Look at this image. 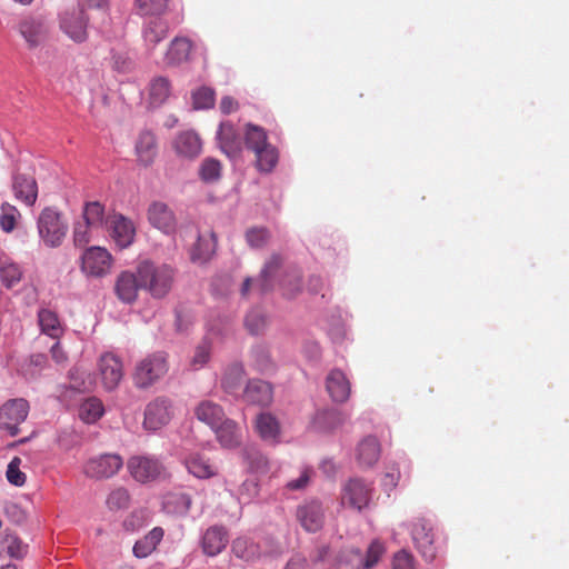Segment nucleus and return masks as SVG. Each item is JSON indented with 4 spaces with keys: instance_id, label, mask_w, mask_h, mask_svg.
<instances>
[{
    "instance_id": "obj_41",
    "label": "nucleus",
    "mask_w": 569,
    "mask_h": 569,
    "mask_svg": "<svg viewBox=\"0 0 569 569\" xmlns=\"http://www.w3.org/2000/svg\"><path fill=\"white\" fill-rule=\"evenodd\" d=\"M104 412L103 403L96 397L84 400L79 408V417L87 423L99 420Z\"/></svg>"
},
{
    "instance_id": "obj_4",
    "label": "nucleus",
    "mask_w": 569,
    "mask_h": 569,
    "mask_svg": "<svg viewBox=\"0 0 569 569\" xmlns=\"http://www.w3.org/2000/svg\"><path fill=\"white\" fill-rule=\"evenodd\" d=\"M59 26L61 31L76 43H82L88 39L89 17L83 4L69 8L60 14Z\"/></svg>"
},
{
    "instance_id": "obj_52",
    "label": "nucleus",
    "mask_w": 569,
    "mask_h": 569,
    "mask_svg": "<svg viewBox=\"0 0 569 569\" xmlns=\"http://www.w3.org/2000/svg\"><path fill=\"white\" fill-rule=\"evenodd\" d=\"M270 233L266 228H250L246 232L247 243L254 249L262 248L268 243Z\"/></svg>"
},
{
    "instance_id": "obj_22",
    "label": "nucleus",
    "mask_w": 569,
    "mask_h": 569,
    "mask_svg": "<svg viewBox=\"0 0 569 569\" xmlns=\"http://www.w3.org/2000/svg\"><path fill=\"white\" fill-rule=\"evenodd\" d=\"M140 280L138 274L130 271L121 272L114 283V291L119 300L124 303H132L138 298V291L140 289Z\"/></svg>"
},
{
    "instance_id": "obj_34",
    "label": "nucleus",
    "mask_w": 569,
    "mask_h": 569,
    "mask_svg": "<svg viewBox=\"0 0 569 569\" xmlns=\"http://www.w3.org/2000/svg\"><path fill=\"white\" fill-rule=\"evenodd\" d=\"M192 44L187 38H176L171 41L166 54L168 64H179L188 60Z\"/></svg>"
},
{
    "instance_id": "obj_26",
    "label": "nucleus",
    "mask_w": 569,
    "mask_h": 569,
    "mask_svg": "<svg viewBox=\"0 0 569 569\" xmlns=\"http://www.w3.org/2000/svg\"><path fill=\"white\" fill-rule=\"evenodd\" d=\"M188 471L199 479H208L217 473V468L202 453L192 452L184 459Z\"/></svg>"
},
{
    "instance_id": "obj_50",
    "label": "nucleus",
    "mask_w": 569,
    "mask_h": 569,
    "mask_svg": "<svg viewBox=\"0 0 569 569\" xmlns=\"http://www.w3.org/2000/svg\"><path fill=\"white\" fill-rule=\"evenodd\" d=\"M221 163L220 161L207 158L202 161L200 167V177L206 182H212L220 178Z\"/></svg>"
},
{
    "instance_id": "obj_11",
    "label": "nucleus",
    "mask_w": 569,
    "mask_h": 569,
    "mask_svg": "<svg viewBox=\"0 0 569 569\" xmlns=\"http://www.w3.org/2000/svg\"><path fill=\"white\" fill-rule=\"evenodd\" d=\"M98 370L102 387L107 391L114 390L123 378V365L119 357L111 352L101 355Z\"/></svg>"
},
{
    "instance_id": "obj_54",
    "label": "nucleus",
    "mask_w": 569,
    "mask_h": 569,
    "mask_svg": "<svg viewBox=\"0 0 569 569\" xmlns=\"http://www.w3.org/2000/svg\"><path fill=\"white\" fill-rule=\"evenodd\" d=\"M96 228L89 227L87 222H77L73 228V242L77 247H84L88 244L93 236V232H97Z\"/></svg>"
},
{
    "instance_id": "obj_49",
    "label": "nucleus",
    "mask_w": 569,
    "mask_h": 569,
    "mask_svg": "<svg viewBox=\"0 0 569 569\" xmlns=\"http://www.w3.org/2000/svg\"><path fill=\"white\" fill-rule=\"evenodd\" d=\"M136 6L142 16H160L166 11L168 0H136Z\"/></svg>"
},
{
    "instance_id": "obj_6",
    "label": "nucleus",
    "mask_w": 569,
    "mask_h": 569,
    "mask_svg": "<svg viewBox=\"0 0 569 569\" xmlns=\"http://www.w3.org/2000/svg\"><path fill=\"white\" fill-rule=\"evenodd\" d=\"M123 459L118 453H102L87 460L83 473L92 479H108L119 472Z\"/></svg>"
},
{
    "instance_id": "obj_61",
    "label": "nucleus",
    "mask_w": 569,
    "mask_h": 569,
    "mask_svg": "<svg viewBox=\"0 0 569 569\" xmlns=\"http://www.w3.org/2000/svg\"><path fill=\"white\" fill-rule=\"evenodd\" d=\"M50 353H51V357L52 359L56 361V363L58 365H63L67 362L68 360V357H67V353L66 351L62 349V347L60 346L59 342H56L51 349H50Z\"/></svg>"
},
{
    "instance_id": "obj_35",
    "label": "nucleus",
    "mask_w": 569,
    "mask_h": 569,
    "mask_svg": "<svg viewBox=\"0 0 569 569\" xmlns=\"http://www.w3.org/2000/svg\"><path fill=\"white\" fill-rule=\"evenodd\" d=\"M82 218L89 227L97 230L103 229L104 223L109 224V220H106L104 216V206L99 201L87 202L82 211Z\"/></svg>"
},
{
    "instance_id": "obj_10",
    "label": "nucleus",
    "mask_w": 569,
    "mask_h": 569,
    "mask_svg": "<svg viewBox=\"0 0 569 569\" xmlns=\"http://www.w3.org/2000/svg\"><path fill=\"white\" fill-rule=\"evenodd\" d=\"M371 497V485L365 482L362 479L353 478L343 486L341 501L342 505L360 511L368 507Z\"/></svg>"
},
{
    "instance_id": "obj_2",
    "label": "nucleus",
    "mask_w": 569,
    "mask_h": 569,
    "mask_svg": "<svg viewBox=\"0 0 569 569\" xmlns=\"http://www.w3.org/2000/svg\"><path fill=\"white\" fill-rule=\"evenodd\" d=\"M37 229L46 247L58 248L66 239L69 226L61 212L54 208L47 207L39 213Z\"/></svg>"
},
{
    "instance_id": "obj_18",
    "label": "nucleus",
    "mask_w": 569,
    "mask_h": 569,
    "mask_svg": "<svg viewBox=\"0 0 569 569\" xmlns=\"http://www.w3.org/2000/svg\"><path fill=\"white\" fill-rule=\"evenodd\" d=\"M297 518L305 530L317 532L323 526L325 515L320 502L309 501L298 507Z\"/></svg>"
},
{
    "instance_id": "obj_25",
    "label": "nucleus",
    "mask_w": 569,
    "mask_h": 569,
    "mask_svg": "<svg viewBox=\"0 0 569 569\" xmlns=\"http://www.w3.org/2000/svg\"><path fill=\"white\" fill-rule=\"evenodd\" d=\"M173 148L182 157L194 158L201 152V140L194 131H182L176 137Z\"/></svg>"
},
{
    "instance_id": "obj_47",
    "label": "nucleus",
    "mask_w": 569,
    "mask_h": 569,
    "mask_svg": "<svg viewBox=\"0 0 569 569\" xmlns=\"http://www.w3.org/2000/svg\"><path fill=\"white\" fill-rule=\"evenodd\" d=\"M69 379L70 388L79 392L90 391L94 385L90 375L80 368H73L69 373Z\"/></svg>"
},
{
    "instance_id": "obj_43",
    "label": "nucleus",
    "mask_w": 569,
    "mask_h": 569,
    "mask_svg": "<svg viewBox=\"0 0 569 569\" xmlns=\"http://www.w3.org/2000/svg\"><path fill=\"white\" fill-rule=\"evenodd\" d=\"M167 32V23L160 18H154L144 26L143 38L148 44L156 46L166 38Z\"/></svg>"
},
{
    "instance_id": "obj_45",
    "label": "nucleus",
    "mask_w": 569,
    "mask_h": 569,
    "mask_svg": "<svg viewBox=\"0 0 569 569\" xmlns=\"http://www.w3.org/2000/svg\"><path fill=\"white\" fill-rule=\"evenodd\" d=\"M21 218L20 211L16 206L9 202H3L0 207V228L2 231L9 233L12 232Z\"/></svg>"
},
{
    "instance_id": "obj_33",
    "label": "nucleus",
    "mask_w": 569,
    "mask_h": 569,
    "mask_svg": "<svg viewBox=\"0 0 569 569\" xmlns=\"http://www.w3.org/2000/svg\"><path fill=\"white\" fill-rule=\"evenodd\" d=\"M253 153L256 156V168L258 171L269 173L276 168L279 160V152L270 142L256 150Z\"/></svg>"
},
{
    "instance_id": "obj_28",
    "label": "nucleus",
    "mask_w": 569,
    "mask_h": 569,
    "mask_svg": "<svg viewBox=\"0 0 569 569\" xmlns=\"http://www.w3.org/2000/svg\"><path fill=\"white\" fill-rule=\"evenodd\" d=\"M38 322L41 331L52 339H59L63 333L58 315L50 309L42 308L39 310Z\"/></svg>"
},
{
    "instance_id": "obj_63",
    "label": "nucleus",
    "mask_w": 569,
    "mask_h": 569,
    "mask_svg": "<svg viewBox=\"0 0 569 569\" xmlns=\"http://www.w3.org/2000/svg\"><path fill=\"white\" fill-rule=\"evenodd\" d=\"M84 4L88 8H104L108 3V0H83Z\"/></svg>"
},
{
    "instance_id": "obj_37",
    "label": "nucleus",
    "mask_w": 569,
    "mask_h": 569,
    "mask_svg": "<svg viewBox=\"0 0 569 569\" xmlns=\"http://www.w3.org/2000/svg\"><path fill=\"white\" fill-rule=\"evenodd\" d=\"M345 421V418L340 411L337 410H322L317 412L313 419V426L320 431H331Z\"/></svg>"
},
{
    "instance_id": "obj_31",
    "label": "nucleus",
    "mask_w": 569,
    "mask_h": 569,
    "mask_svg": "<svg viewBox=\"0 0 569 569\" xmlns=\"http://www.w3.org/2000/svg\"><path fill=\"white\" fill-rule=\"evenodd\" d=\"M221 446L233 448L240 443V436L237 425L229 419H223L219 426L212 427Z\"/></svg>"
},
{
    "instance_id": "obj_56",
    "label": "nucleus",
    "mask_w": 569,
    "mask_h": 569,
    "mask_svg": "<svg viewBox=\"0 0 569 569\" xmlns=\"http://www.w3.org/2000/svg\"><path fill=\"white\" fill-rule=\"evenodd\" d=\"M244 325L250 333L258 335L266 328L267 319L260 310H251L246 317Z\"/></svg>"
},
{
    "instance_id": "obj_44",
    "label": "nucleus",
    "mask_w": 569,
    "mask_h": 569,
    "mask_svg": "<svg viewBox=\"0 0 569 569\" xmlns=\"http://www.w3.org/2000/svg\"><path fill=\"white\" fill-rule=\"evenodd\" d=\"M232 552L239 559L251 561L258 557V546L246 537H238L232 541Z\"/></svg>"
},
{
    "instance_id": "obj_40",
    "label": "nucleus",
    "mask_w": 569,
    "mask_h": 569,
    "mask_svg": "<svg viewBox=\"0 0 569 569\" xmlns=\"http://www.w3.org/2000/svg\"><path fill=\"white\" fill-rule=\"evenodd\" d=\"M243 377L244 370L241 365L234 363L229 366L224 371L221 380V386L223 390L229 393L237 392L242 385Z\"/></svg>"
},
{
    "instance_id": "obj_13",
    "label": "nucleus",
    "mask_w": 569,
    "mask_h": 569,
    "mask_svg": "<svg viewBox=\"0 0 569 569\" xmlns=\"http://www.w3.org/2000/svg\"><path fill=\"white\" fill-rule=\"evenodd\" d=\"M171 417V401L164 397H158L146 407L143 426L149 430H158L167 425Z\"/></svg>"
},
{
    "instance_id": "obj_5",
    "label": "nucleus",
    "mask_w": 569,
    "mask_h": 569,
    "mask_svg": "<svg viewBox=\"0 0 569 569\" xmlns=\"http://www.w3.org/2000/svg\"><path fill=\"white\" fill-rule=\"evenodd\" d=\"M29 402L23 398H16L6 401L0 407V429L10 436L19 433V426L26 421L29 415Z\"/></svg>"
},
{
    "instance_id": "obj_16",
    "label": "nucleus",
    "mask_w": 569,
    "mask_h": 569,
    "mask_svg": "<svg viewBox=\"0 0 569 569\" xmlns=\"http://www.w3.org/2000/svg\"><path fill=\"white\" fill-rule=\"evenodd\" d=\"M326 390L332 401L343 403L351 395V383L346 373L336 368L326 377Z\"/></svg>"
},
{
    "instance_id": "obj_17",
    "label": "nucleus",
    "mask_w": 569,
    "mask_h": 569,
    "mask_svg": "<svg viewBox=\"0 0 569 569\" xmlns=\"http://www.w3.org/2000/svg\"><path fill=\"white\" fill-rule=\"evenodd\" d=\"M217 140L221 151L230 158L238 157L242 151L241 137L230 121L220 123Z\"/></svg>"
},
{
    "instance_id": "obj_59",
    "label": "nucleus",
    "mask_w": 569,
    "mask_h": 569,
    "mask_svg": "<svg viewBox=\"0 0 569 569\" xmlns=\"http://www.w3.org/2000/svg\"><path fill=\"white\" fill-rule=\"evenodd\" d=\"M392 569H416L413 556L405 549L398 551L392 559Z\"/></svg>"
},
{
    "instance_id": "obj_14",
    "label": "nucleus",
    "mask_w": 569,
    "mask_h": 569,
    "mask_svg": "<svg viewBox=\"0 0 569 569\" xmlns=\"http://www.w3.org/2000/svg\"><path fill=\"white\" fill-rule=\"evenodd\" d=\"M18 29L31 49L40 46L48 37V26L41 17H24L19 22Z\"/></svg>"
},
{
    "instance_id": "obj_64",
    "label": "nucleus",
    "mask_w": 569,
    "mask_h": 569,
    "mask_svg": "<svg viewBox=\"0 0 569 569\" xmlns=\"http://www.w3.org/2000/svg\"><path fill=\"white\" fill-rule=\"evenodd\" d=\"M251 466L256 469H260L267 466V460L263 456L257 453V459L251 461Z\"/></svg>"
},
{
    "instance_id": "obj_7",
    "label": "nucleus",
    "mask_w": 569,
    "mask_h": 569,
    "mask_svg": "<svg viewBox=\"0 0 569 569\" xmlns=\"http://www.w3.org/2000/svg\"><path fill=\"white\" fill-rule=\"evenodd\" d=\"M112 256L102 247H90L81 257V270L90 277L100 278L110 272Z\"/></svg>"
},
{
    "instance_id": "obj_8",
    "label": "nucleus",
    "mask_w": 569,
    "mask_h": 569,
    "mask_svg": "<svg viewBox=\"0 0 569 569\" xmlns=\"http://www.w3.org/2000/svg\"><path fill=\"white\" fill-rule=\"evenodd\" d=\"M411 536L417 550L427 562L437 557L438 548L435 545V533L431 523L426 519H418L411 529Z\"/></svg>"
},
{
    "instance_id": "obj_3",
    "label": "nucleus",
    "mask_w": 569,
    "mask_h": 569,
    "mask_svg": "<svg viewBox=\"0 0 569 569\" xmlns=\"http://www.w3.org/2000/svg\"><path fill=\"white\" fill-rule=\"evenodd\" d=\"M168 357L163 352L148 355L140 360L134 368L132 379L139 389L151 387L168 372Z\"/></svg>"
},
{
    "instance_id": "obj_62",
    "label": "nucleus",
    "mask_w": 569,
    "mask_h": 569,
    "mask_svg": "<svg viewBox=\"0 0 569 569\" xmlns=\"http://www.w3.org/2000/svg\"><path fill=\"white\" fill-rule=\"evenodd\" d=\"M309 480V471L305 470L302 475L297 479L292 480L288 483V487L292 490L301 489L303 488Z\"/></svg>"
},
{
    "instance_id": "obj_55",
    "label": "nucleus",
    "mask_w": 569,
    "mask_h": 569,
    "mask_svg": "<svg viewBox=\"0 0 569 569\" xmlns=\"http://www.w3.org/2000/svg\"><path fill=\"white\" fill-rule=\"evenodd\" d=\"M21 462V458L13 457L12 460L9 462L6 472L8 481L17 487L23 486L27 480L26 475L20 470Z\"/></svg>"
},
{
    "instance_id": "obj_42",
    "label": "nucleus",
    "mask_w": 569,
    "mask_h": 569,
    "mask_svg": "<svg viewBox=\"0 0 569 569\" xmlns=\"http://www.w3.org/2000/svg\"><path fill=\"white\" fill-rule=\"evenodd\" d=\"M256 429L263 440H276L279 435V423L270 413H261L257 417Z\"/></svg>"
},
{
    "instance_id": "obj_15",
    "label": "nucleus",
    "mask_w": 569,
    "mask_h": 569,
    "mask_svg": "<svg viewBox=\"0 0 569 569\" xmlns=\"http://www.w3.org/2000/svg\"><path fill=\"white\" fill-rule=\"evenodd\" d=\"M229 542V532L224 526L213 525L203 532L200 547L208 557L220 555Z\"/></svg>"
},
{
    "instance_id": "obj_27",
    "label": "nucleus",
    "mask_w": 569,
    "mask_h": 569,
    "mask_svg": "<svg viewBox=\"0 0 569 569\" xmlns=\"http://www.w3.org/2000/svg\"><path fill=\"white\" fill-rule=\"evenodd\" d=\"M194 413L200 421L211 428L219 426V423L226 419L222 408L210 400L201 401L197 406Z\"/></svg>"
},
{
    "instance_id": "obj_53",
    "label": "nucleus",
    "mask_w": 569,
    "mask_h": 569,
    "mask_svg": "<svg viewBox=\"0 0 569 569\" xmlns=\"http://www.w3.org/2000/svg\"><path fill=\"white\" fill-rule=\"evenodd\" d=\"M130 496L127 489L117 488L107 498V506L110 510H119L129 507Z\"/></svg>"
},
{
    "instance_id": "obj_38",
    "label": "nucleus",
    "mask_w": 569,
    "mask_h": 569,
    "mask_svg": "<svg viewBox=\"0 0 569 569\" xmlns=\"http://www.w3.org/2000/svg\"><path fill=\"white\" fill-rule=\"evenodd\" d=\"M0 553L20 559L27 553V546L17 535L6 533L0 537Z\"/></svg>"
},
{
    "instance_id": "obj_20",
    "label": "nucleus",
    "mask_w": 569,
    "mask_h": 569,
    "mask_svg": "<svg viewBox=\"0 0 569 569\" xmlns=\"http://www.w3.org/2000/svg\"><path fill=\"white\" fill-rule=\"evenodd\" d=\"M12 190L16 199L26 206H34L38 198V184L32 176L17 173L12 178Z\"/></svg>"
},
{
    "instance_id": "obj_57",
    "label": "nucleus",
    "mask_w": 569,
    "mask_h": 569,
    "mask_svg": "<svg viewBox=\"0 0 569 569\" xmlns=\"http://www.w3.org/2000/svg\"><path fill=\"white\" fill-rule=\"evenodd\" d=\"M211 346L207 340L201 341L194 350V355L191 359V366L194 369L202 368L210 359Z\"/></svg>"
},
{
    "instance_id": "obj_46",
    "label": "nucleus",
    "mask_w": 569,
    "mask_h": 569,
    "mask_svg": "<svg viewBox=\"0 0 569 569\" xmlns=\"http://www.w3.org/2000/svg\"><path fill=\"white\" fill-rule=\"evenodd\" d=\"M251 358L254 368L262 372L267 373L274 369V363L271 359L270 352L264 346H256L251 350Z\"/></svg>"
},
{
    "instance_id": "obj_51",
    "label": "nucleus",
    "mask_w": 569,
    "mask_h": 569,
    "mask_svg": "<svg viewBox=\"0 0 569 569\" xmlns=\"http://www.w3.org/2000/svg\"><path fill=\"white\" fill-rule=\"evenodd\" d=\"M192 103L194 109H209L214 104V91L202 87L192 93Z\"/></svg>"
},
{
    "instance_id": "obj_1",
    "label": "nucleus",
    "mask_w": 569,
    "mask_h": 569,
    "mask_svg": "<svg viewBox=\"0 0 569 569\" xmlns=\"http://www.w3.org/2000/svg\"><path fill=\"white\" fill-rule=\"evenodd\" d=\"M141 289L147 290L153 298L166 297L174 281V270L168 264H154L142 261L137 268Z\"/></svg>"
},
{
    "instance_id": "obj_19",
    "label": "nucleus",
    "mask_w": 569,
    "mask_h": 569,
    "mask_svg": "<svg viewBox=\"0 0 569 569\" xmlns=\"http://www.w3.org/2000/svg\"><path fill=\"white\" fill-rule=\"evenodd\" d=\"M111 237L120 248L129 247L134 239L136 228L133 222L122 214H113L109 218Z\"/></svg>"
},
{
    "instance_id": "obj_23",
    "label": "nucleus",
    "mask_w": 569,
    "mask_h": 569,
    "mask_svg": "<svg viewBox=\"0 0 569 569\" xmlns=\"http://www.w3.org/2000/svg\"><path fill=\"white\" fill-rule=\"evenodd\" d=\"M243 397L250 403L268 406L273 399L272 386L260 379L250 380L246 386Z\"/></svg>"
},
{
    "instance_id": "obj_9",
    "label": "nucleus",
    "mask_w": 569,
    "mask_h": 569,
    "mask_svg": "<svg viewBox=\"0 0 569 569\" xmlns=\"http://www.w3.org/2000/svg\"><path fill=\"white\" fill-rule=\"evenodd\" d=\"M128 470L137 481L146 483L160 478L164 467L154 457L133 456L128 460Z\"/></svg>"
},
{
    "instance_id": "obj_24",
    "label": "nucleus",
    "mask_w": 569,
    "mask_h": 569,
    "mask_svg": "<svg viewBox=\"0 0 569 569\" xmlns=\"http://www.w3.org/2000/svg\"><path fill=\"white\" fill-rule=\"evenodd\" d=\"M217 239L212 231L200 233L197 242L190 250V258L193 262H207L216 251Z\"/></svg>"
},
{
    "instance_id": "obj_39",
    "label": "nucleus",
    "mask_w": 569,
    "mask_h": 569,
    "mask_svg": "<svg viewBox=\"0 0 569 569\" xmlns=\"http://www.w3.org/2000/svg\"><path fill=\"white\" fill-rule=\"evenodd\" d=\"M282 264V258L279 254H272L264 263L260 278L258 279V287L261 292H266L272 287V278Z\"/></svg>"
},
{
    "instance_id": "obj_32",
    "label": "nucleus",
    "mask_w": 569,
    "mask_h": 569,
    "mask_svg": "<svg viewBox=\"0 0 569 569\" xmlns=\"http://www.w3.org/2000/svg\"><path fill=\"white\" fill-rule=\"evenodd\" d=\"M163 529L154 527L142 539L138 540L133 546V553L138 558H146L156 550L157 546L163 538Z\"/></svg>"
},
{
    "instance_id": "obj_58",
    "label": "nucleus",
    "mask_w": 569,
    "mask_h": 569,
    "mask_svg": "<svg viewBox=\"0 0 569 569\" xmlns=\"http://www.w3.org/2000/svg\"><path fill=\"white\" fill-rule=\"evenodd\" d=\"M383 553V545L378 540L372 541L367 550V555L363 561V568L370 569L373 566H376Z\"/></svg>"
},
{
    "instance_id": "obj_12",
    "label": "nucleus",
    "mask_w": 569,
    "mask_h": 569,
    "mask_svg": "<svg viewBox=\"0 0 569 569\" xmlns=\"http://www.w3.org/2000/svg\"><path fill=\"white\" fill-rule=\"evenodd\" d=\"M147 218L153 228L164 234H172L176 232L177 218L173 210L167 203L162 201L151 202L147 210Z\"/></svg>"
},
{
    "instance_id": "obj_21",
    "label": "nucleus",
    "mask_w": 569,
    "mask_h": 569,
    "mask_svg": "<svg viewBox=\"0 0 569 569\" xmlns=\"http://www.w3.org/2000/svg\"><path fill=\"white\" fill-rule=\"evenodd\" d=\"M134 151L137 160L141 166L148 167L152 164L158 153L154 133L149 130L141 131L137 138Z\"/></svg>"
},
{
    "instance_id": "obj_48",
    "label": "nucleus",
    "mask_w": 569,
    "mask_h": 569,
    "mask_svg": "<svg viewBox=\"0 0 569 569\" xmlns=\"http://www.w3.org/2000/svg\"><path fill=\"white\" fill-rule=\"evenodd\" d=\"M0 278L7 288H12L21 281L22 271L17 263L2 262L0 266Z\"/></svg>"
},
{
    "instance_id": "obj_36",
    "label": "nucleus",
    "mask_w": 569,
    "mask_h": 569,
    "mask_svg": "<svg viewBox=\"0 0 569 569\" xmlns=\"http://www.w3.org/2000/svg\"><path fill=\"white\" fill-rule=\"evenodd\" d=\"M268 143V134L262 127L253 123H247L244 126V144L247 149L254 152Z\"/></svg>"
},
{
    "instance_id": "obj_60",
    "label": "nucleus",
    "mask_w": 569,
    "mask_h": 569,
    "mask_svg": "<svg viewBox=\"0 0 569 569\" xmlns=\"http://www.w3.org/2000/svg\"><path fill=\"white\" fill-rule=\"evenodd\" d=\"M238 109H239V103L234 98H232L230 96L222 97V99L220 101V110L222 113L229 114V113L237 111Z\"/></svg>"
},
{
    "instance_id": "obj_30",
    "label": "nucleus",
    "mask_w": 569,
    "mask_h": 569,
    "mask_svg": "<svg viewBox=\"0 0 569 569\" xmlns=\"http://www.w3.org/2000/svg\"><path fill=\"white\" fill-rule=\"evenodd\" d=\"M171 94V83L166 77H156L149 84V102L153 107L163 104Z\"/></svg>"
},
{
    "instance_id": "obj_29",
    "label": "nucleus",
    "mask_w": 569,
    "mask_h": 569,
    "mask_svg": "<svg viewBox=\"0 0 569 569\" xmlns=\"http://www.w3.org/2000/svg\"><path fill=\"white\" fill-rule=\"evenodd\" d=\"M380 456V445L373 437L365 438L357 448V459L360 465L371 467Z\"/></svg>"
}]
</instances>
